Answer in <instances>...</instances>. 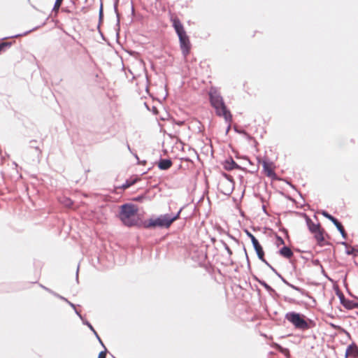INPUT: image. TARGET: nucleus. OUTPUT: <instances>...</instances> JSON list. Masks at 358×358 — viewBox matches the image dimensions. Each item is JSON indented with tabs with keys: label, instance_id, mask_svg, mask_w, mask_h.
<instances>
[{
	"label": "nucleus",
	"instance_id": "f257e3e1",
	"mask_svg": "<svg viewBox=\"0 0 358 358\" xmlns=\"http://www.w3.org/2000/svg\"><path fill=\"white\" fill-rule=\"evenodd\" d=\"M209 101L211 106L215 109V114L219 117H223L226 122L232 121V115L227 109L223 97L215 87H211L208 92Z\"/></svg>",
	"mask_w": 358,
	"mask_h": 358
},
{
	"label": "nucleus",
	"instance_id": "f03ea898",
	"mask_svg": "<svg viewBox=\"0 0 358 358\" xmlns=\"http://www.w3.org/2000/svg\"><path fill=\"white\" fill-rule=\"evenodd\" d=\"M171 20L172 22L173 27L178 36L180 48L182 53L185 57H186L189 53L191 49V43L189 36L187 35L184 27L178 17H175L171 18Z\"/></svg>",
	"mask_w": 358,
	"mask_h": 358
},
{
	"label": "nucleus",
	"instance_id": "7ed1b4c3",
	"mask_svg": "<svg viewBox=\"0 0 358 358\" xmlns=\"http://www.w3.org/2000/svg\"><path fill=\"white\" fill-rule=\"evenodd\" d=\"M137 212L138 208L134 204L124 203L120 206L119 218L125 226H134L136 224V221L134 217Z\"/></svg>",
	"mask_w": 358,
	"mask_h": 358
},
{
	"label": "nucleus",
	"instance_id": "20e7f679",
	"mask_svg": "<svg viewBox=\"0 0 358 358\" xmlns=\"http://www.w3.org/2000/svg\"><path fill=\"white\" fill-rule=\"evenodd\" d=\"M171 224L169 213L160 215L155 218H150L143 222V227L145 229H155L156 227L169 229Z\"/></svg>",
	"mask_w": 358,
	"mask_h": 358
},
{
	"label": "nucleus",
	"instance_id": "39448f33",
	"mask_svg": "<svg viewBox=\"0 0 358 358\" xmlns=\"http://www.w3.org/2000/svg\"><path fill=\"white\" fill-rule=\"evenodd\" d=\"M285 318L292 324L296 329L306 330L310 328L306 320V316L303 314L294 311L288 312L285 314Z\"/></svg>",
	"mask_w": 358,
	"mask_h": 358
},
{
	"label": "nucleus",
	"instance_id": "423d86ee",
	"mask_svg": "<svg viewBox=\"0 0 358 358\" xmlns=\"http://www.w3.org/2000/svg\"><path fill=\"white\" fill-rule=\"evenodd\" d=\"M349 357H358V347L355 343L350 344L345 350V357L348 358Z\"/></svg>",
	"mask_w": 358,
	"mask_h": 358
},
{
	"label": "nucleus",
	"instance_id": "0eeeda50",
	"mask_svg": "<svg viewBox=\"0 0 358 358\" xmlns=\"http://www.w3.org/2000/svg\"><path fill=\"white\" fill-rule=\"evenodd\" d=\"M223 167L227 171H231L234 169H243L241 166L236 163V162L230 157L226 159L223 163Z\"/></svg>",
	"mask_w": 358,
	"mask_h": 358
},
{
	"label": "nucleus",
	"instance_id": "6e6552de",
	"mask_svg": "<svg viewBox=\"0 0 358 358\" xmlns=\"http://www.w3.org/2000/svg\"><path fill=\"white\" fill-rule=\"evenodd\" d=\"M304 216H305L306 225H307L309 231L311 233H314L316 231H318V229H320V228H321L320 223L315 224L313 222V220L306 214H304Z\"/></svg>",
	"mask_w": 358,
	"mask_h": 358
},
{
	"label": "nucleus",
	"instance_id": "1a4fd4ad",
	"mask_svg": "<svg viewBox=\"0 0 358 358\" xmlns=\"http://www.w3.org/2000/svg\"><path fill=\"white\" fill-rule=\"evenodd\" d=\"M282 282L285 284L286 285L289 286V287L292 288L293 289L299 292L303 296H306L308 298H312V296H310L309 293L306 291L304 289L301 288L299 287H296L291 283H289L284 277L281 279Z\"/></svg>",
	"mask_w": 358,
	"mask_h": 358
},
{
	"label": "nucleus",
	"instance_id": "9d476101",
	"mask_svg": "<svg viewBox=\"0 0 358 358\" xmlns=\"http://www.w3.org/2000/svg\"><path fill=\"white\" fill-rule=\"evenodd\" d=\"M262 165L264 171L265 172L266 175L271 178L272 180H276L277 176L275 171L271 168L269 164L267 162L264 161Z\"/></svg>",
	"mask_w": 358,
	"mask_h": 358
},
{
	"label": "nucleus",
	"instance_id": "9b49d317",
	"mask_svg": "<svg viewBox=\"0 0 358 358\" xmlns=\"http://www.w3.org/2000/svg\"><path fill=\"white\" fill-rule=\"evenodd\" d=\"M172 164H173V162L171 159L160 158L158 162L157 166L160 170L165 171V170H168L169 168H171Z\"/></svg>",
	"mask_w": 358,
	"mask_h": 358
},
{
	"label": "nucleus",
	"instance_id": "f8f14e48",
	"mask_svg": "<svg viewBox=\"0 0 358 358\" xmlns=\"http://www.w3.org/2000/svg\"><path fill=\"white\" fill-rule=\"evenodd\" d=\"M278 253L282 257L287 259H290L294 255V253L290 248L286 245H284L282 248H280L278 251Z\"/></svg>",
	"mask_w": 358,
	"mask_h": 358
},
{
	"label": "nucleus",
	"instance_id": "ddd939ff",
	"mask_svg": "<svg viewBox=\"0 0 358 358\" xmlns=\"http://www.w3.org/2000/svg\"><path fill=\"white\" fill-rule=\"evenodd\" d=\"M323 231H324V230L322 229L321 228H320V229H318V231H316L315 232L313 233L314 238H315V240L317 242V244L320 246L324 245L323 241L324 240V235H323Z\"/></svg>",
	"mask_w": 358,
	"mask_h": 358
},
{
	"label": "nucleus",
	"instance_id": "4468645a",
	"mask_svg": "<svg viewBox=\"0 0 358 358\" xmlns=\"http://www.w3.org/2000/svg\"><path fill=\"white\" fill-rule=\"evenodd\" d=\"M259 284L262 285L266 290L269 293V294L275 298L278 297L279 294L276 292V291L272 288L268 284H267L265 281H259Z\"/></svg>",
	"mask_w": 358,
	"mask_h": 358
},
{
	"label": "nucleus",
	"instance_id": "2eb2a0df",
	"mask_svg": "<svg viewBox=\"0 0 358 358\" xmlns=\"http://www.w3.org/2000/svg\"><path fill=\"white\" fill-rule=\"evenodd\" d=\"M333 224L336 227L338 231L340 232V234H341V236L343 237V238L346 239L348 235H347V233L345 231V229H344L343 224H341V222H340L338 221V220L337 219Z\"/></svg>",
	"mask_w": 358,
	"mask_h": 358
},
{
	"label": "nucleus",
	"instance_id": "dca6fc26",
	"mask_svg": "<svg viewBox=\"0 0 358 358\" xmlns=\"http://www.w3.org/2000/svg\"><path fill=\"white\" fill-rule=\"evenodd\" d=\"M29 148H34L36 152L38 157H39L41 154V150L38 145V141L36 140H31L29 143Z\"/></svg>",
	"mask_w": 358,
	"mask_h": 358
},
{
	"label": "nucleus",
	"instance_id": "f3484780",
	"mask_svg": "<svg viewBox=\"0 0 358 358\" xmlns=\"http://www.w3.org/2000/svg\"><path fill=\"white\" fill-rule=\"evenodd\" d=\"M343 306L348 310H352L354 308L358 309V302H355L353 301L348 299Z\"/></svg>",
	"mask_w": 358,
	"mask_h": 358
},
{
	"label": "nucleus",
	"instance_id": "a211bd4d",
	"mask_svg": "<svg viewBox=\"0 0 358 358\" xmlns=\"http://www.w3.org/2000/svg\"><path fill=\"white\" fill-rule=\"evenodd\" d=\"M335 290L336 294L340 300V303L342 304V306H343L348 299H345L344 294L342 293V292L339 289L338 287L335 289Z\"/></svg>",
	"mask_w": 358,
	"mask_h": 358
},
{
	"label": "nucleus",
	"instance_id": "6ab92c4d",
	"mask_svg": "<svg viewBox=\"0 0 358 358\" xmlns=\"http://www.w3.org/2000/svg\"><path fill=\"white\" fill-rule=\"evenodd\" d=\"M256 253H257V255L258 257V258L260 259V260H264V251L263 250V248L262 245H259L258 247H256L254 248Z\"/></svg>",
	"mask_w": 358,
	"mask_h": 358
},
{
	"label": "nucleus",
	"instance_id": "aec40b11",
	"mask_svg": "<svg viewBox=\"0 0 358 358\" xmlns=\"http://www.w3.org/2000/svg\"><path fill=\"white\" fill-rule=\"evenodd\" d=\"M118 3H119V0H114L113 6H114V11L115 13L116 17H117V25L120 26V15L118 12V9H117Z\"/></svg>",
	"mask_w": 358,
	"mask_h": 358
},
{
	"label": "nucleus",
	"instance_id": "412c9836",
	"mask_svg": "<svg viewBox=\"0 0 358 358\" xmlns=\"http://www.w3.org/2000/svg\"><path fill=\"white\" fill-rule=\"evenodd\" d=\"M12 45V42H1L0 43V55L5 52L8 48Z\"/></svg>",
	"mask_w": 358,
	"mask_h": 358
},
{
	"label": "nucleus",
	"instance_id": "4be33fe9",
	"mask_svg": "<svg viewBox=\"0 0 358 358\" xmlns=\"http://www.w3.org/2000/svg\"><path fill=\"white\" fill-rule=\"evenodd\" d=\"M136 179H128L125 181V182L122 185V188L125 189L131 186H132L134 184L136 183Z\"/></svg>",
	"mask_w": 358,
	"mask_h": 358
},
{
	"label": "nucleus",
	"instance_id": "5701e85b",
	"mask_svg": "<svg viewBox=\"0 0 358 358\" xmlns=\"http://www.w3.org/2000/svg\"><path fill=\"white\" fill-rule=\"evenodd\" d=\"M64 206H66V207H71L73 204V201L69 199V198H67V197H64L62 199V200L60 201Z\"/></svg>",
	"mask_w": 358,
	"mask_h": 358
},
{
	"label": "nucleus",
	"instance_id": "b1692460",
	"mask_svg": "<svg viewBox=\"0 0 358 358\" xmlns=\"http://www.w3.org/2000/svg\"><path fill=\"white\" fill-rule=\"evenodd\" d=\"M321 214L326 218H327L329 220H330L332 223H334L337 219L334 217L333 215H331V214H329L327 211L326 210H322Z\"/></svg>",
	"mask_w": 358,
	"mask_h": 358
},
{
	"label": "nucleus",
	"instance_id": "393cba45",
	"mask_svg": "<svg viewBox=\"0 0 358 358\" xmlns=\"http://www.w3.org/2000/svg\"><path fill=\"white\" fill-rule=\"evenodd\" d=\"M184 208H185V206L181 207L180 208V210H178V212L175 215L170 214V219H171L172 223L180 218V215L182 210L184 209Z\"/></svg>",
	"mask_w": 358,
	"mask_h": 358
},
{
	"label": "nucleus",
	"instance_id": "a878e982",
	"mask_svg": "<svg viewBox=\"0 0 358 358\" xmlns=\"http://www.w3.org/2000/svg\"><path fill=\"white\" fill-rule=\"evenodd\" d=\"M272 347L274 348L275 349L278 350V351H280V352L283 353V354H285L287 352H288V349L287 348H284L283 347H282L280 345L276 343H274L273 345H272Z\"/></svg>",
	"mask_w": 358,
	"mask_h": 358
},
{
	"label": "nucleus",
	"instance_id": "bb28decb",
	"mask_svg": "<svg viewBox=\"0 0 358 358\" xmlns=\"http://www.w3.org/2000/svg\"><path fill=\"white\" fill-rule=\"evenodd\" d=\"M37 27L36 28H33L32 29H30L29 31H27L22 34H15V35H13V36H7V37H5L4 38H18V37H20V36H25L27 34H28L29 33H30L31 31L36 29Z\"/></svg>",
	"mask_w": 358,
	"mask_h": 358
},
{
	"label": "nucleus",
	"instance_id": "cd10ccee",
	"mask_svg": "<svg viewBox=\"0 0 358 358\" xmlns=\"http://www.w3.org/2000/svg\"><path fill=\"white\" fill-rule=\"evenodd\" d=\"M222 176L225 178L229 182V185H231V186H234V180L232 178V176H231L230 175L223 172L222 173Z\"/></svg>",
	"mask_w": 358,
	"mask_h": 358
},
{
	"label": "nucleus",
	"instance_id": "c85d7f7f",
	"mask_svg": "<svg viewBox=\"0 0 358 358\" xmlns=\"http://www.w3.org/2000/svg\"><path fill=\"white\" fill-rule=\"evenodd\" d=\"M63 0H56L52 8V11L58 12Z\"/></svg>",
	"mask_w": 358,
	"mask_h": 358
},
{
	"label": "nucleus",
	"instance_id": "c756f323",
	"mask_svg": "<svg viewBox=\"0 0 358 358\" xmlns=\"http://www.w3.org/2000/svg\"><path fill=\"white\" fill-rule=\"evenodd\" d=\"M283 299L285 302L289 303H295V304H300L299 301H296L294 299L288 297V296H284Z\"/></svg>",
	"mask_w": 358,
	"mask_h": 358
},
{
	"label": "nucleus",
	"instance_id": "7c9ffc66",
	"mask_svg": "<svg viewBox=\"0 0 358 358\" xmlns=\"http://www.w3.org/2000/svg\"><path fill=\"white\" fill-rule=\"evenodd\" d=\"M275 238H276L277 246H279L280 245H285V241L283 240V238L281 236L276 234Z\"/></svg>",
	"mask_w": 358,
	"mask_h": 358
},
{
	"label": "nucleus",
	"instance_id": "2f4dec72",
	"mask_svg": "<svg viewBox=\"0 0 358 358\" xmlns=\"http://www.w3.org/2000/svg\"><path fill=\"white\" fill-rule=\"evenodd\" d=\"M103 17V3L101 2L100 7H99V22H101Z\"/></svg>",
	"mask_w": 358,
	"mask_h": 358
},
{
	"label": "nucleus",
	"instance_id": "473e14b6",
	"mask_svg": "<svg viewBox=\"0 0 358 358\" xmlns=\"http://www.w3.org/2000/svg\"><path fill=\"white\" fill-rule=\"evenodd\" d=\"M234 189V186L229 185V187L227 189H225V191H223L222 193L225 195H230L232 193Z\"/></svg>",
	"mask_w": 358,
	"mask_h": 358
},
{
	"label": "nucleus",
	"instance_id": "72a5a7b5",
	"mask_svg": "<svg viewBox=\"0 0 358 358\" xmlns=\"http://www.w3.org/2000/svg\"><path fill=\"white\" fill-rule=\"evenodd\" d=\"M83 323L87 325L93 333L96 331L92 325L88 321L83 320Z\"/></svg>",
	"mask_w": 358,
	"mask_h": 358
},
{
	"label": "nucleus",
	"instance_id": "f704fd0d",
	"mask_svg": "<svg viewBox=\"0 0 358 358\" xmlns=\"http://www.w3.org/2000/svg\"><path fill=\"white\" fill-rule=\"evenodd\" d=\"M107 354V349L104 347V350L99 352L98 358H106Z\"/></svg>",
	"mask_w": 358,
	"mask_h": 358
},
{
	"label": "nucleus",
	"instance_id": "c9c22d12",
	"mask_svg": "<svg viewBox=\"0 0 358 358\" xmlns=\"http://www.w3.org/2000/svg\"><path fill=\"white\" fill-rule=\"evenodd\" d=\"M357 250H355V248H352L351 250H348L347 248L345 253L347 255H356Z\"/></svg>",
	"mask_w": 358,
	"mask_h": 358
},
{
	"label": "nucleus",
	"instance_id": "e433bc0d",
	"mask_svg": "<svg viewBox=\"0 0 358 358\" xmlns=\"http://www.w3.org/2000/svg\"><path fill=\"white\" fill-rule=\"evenodd\" d=\"M251 242H252V246L254 248L261 245L259 242L258 241V240L256 238H253L252 241H251Z\"/></svg>",
	"mask_w": 358,
	"mask_h": 358
},
{
	"label": "nucleus",
	"instance_id": "4c0bfd02",
	"mask_svg": "<svg viewBox=\"0 0 358 358\" xmlns=\"http://www.w3.org/2000/svg\"><path fill=\"white\" fill-rule=\"evenodd\" d=\"M222 243H223L224 248L227 250V253L229 255H232V251L230 249V248L229 247V245L225 242H222Z\"/></svg>",
	"mask_w": 358,
	"mask_h": 358
},
{
	"label": "nucleus",
	"instance_id": "58836bf2",
	"mask_svg": "<svg viewBox=\"0 0 358 358\" xmlns=\"http://www.w3.org/2000/svg\"><path fill=\"white\" fill-rule=\"evenodd\" d=\"M312 262L314 266H318L320 268H322V265L319 259H313Z\"/></svg>",
	"mask_w": 358,
	"mask_h": 358
},
{
	"label": "nucleus",
	"instance_id": "ea45409f",
	"mask_svg": "<svg viewBox=\"0 0 358 358\" xmlns=\"http://www.w3.org/2000/svg\"><path fill=\"white\" fill-rule=\"evenodd\" d=\"M94 334L95 335L96 338H97V340L99 341V342L100 343L101 346L104 348V347H106V346L104 345L103 343L102 342L101 339L100 338V337L98 335V334L96 333V331H94Z\"/></svg>",
	"mask_w": 358,
	"mask_h": 358
},
{
	"label": "nucleus",
	"instance_id": "a19ab883",
	"mask_svg": "<svg viewBox=\"0 0 358 358\" xmlns=\"http://www.w3.org/2000/svg\"><path fill=\"white\" fill-rule=\"evenodd\" d=\"M145 196L144 195H139L134 199V201L141 202Z\"/></svg>",
	"mask_w": 358,
	"mask_h": 358
},
{
	"label": "nucleus",
	"instance_id": "79ce46f5",
	"mask_svg": "<svg viewBox=\"0 0 358 358\" xmlns=\"http://www.w3.org/2000/svg\"><path fill=\"white\" fill-rule=\"evenodd\" d=\"M234 131L238 134H243L244 135H248V133L245 130H239L236 127H234Z\"/></svg>",
	"mask_w": 358,
	"mask_h": 358
},
{
	"label": "nucleus",
	"instance_id": "37998d69",
	"mask_svg": "<svg viewBox=\"0 0 358 358\" xmlns=\"http://www.w3.org/2000/svg\"><path fill=\"white\" fill-rule=\"evenodd\" d=\"M245 234L248 236V237L250 238L251 241H252L253 238H255V236L248 230H245Z\"/></svg>",
	"mask_w": 358,
	"mask_h": 358
},
{
	"label": "nucleus",
	"instance_id": "c03bdc74",
	"mask_svg": "<svg viewBox=\"0 0 358 358\" xmlns=\"http://www.w3.org/2000/svg\"><path fill=\"white\" fill-rule=\"evenodd\" d=\"M246 136V138L249 140H253L254 141V143H255V145L256 146V145L257 144V142L256 141V140H255L250 134H248V135H245Z\"/></svg>",
	"mask_w": 358,
	"mask_h": 358
},
{
	"label": "nucleus",
	"instance_id": "a18cd8bd",
	"mask_svg": "<svg viewBox=\"0 0 358 358\" xmlns=\"http://www.w3.org/2000/svg\"><path fill=\"white\" fill-rule=\"evenodd\" d=\"M280 231H282L286 235V236L288 237V231L285 228H282L280 229Z\"/></svg>",
	"mask_w": 358,
	"mask_h": 358
},
{
	"label": "nucleus",
	"instance_id": "49530a36",
	"mask_svg": "<svg viewBox=\"0 0 358 358\" xmlns=\"http://www.w3.org/2000/svg\"><path fill=\"white\" fill-rule=\"evenodd\" d=\"M66 303L71 307L73 308V310H76V306L75 304H73V303H71V301H69L68 300V301H66Z\"/></svg>",
	"mask_w": 358,
	"mask_h": 358
},
{
	"label": "nucleus",
	"instance_id": "de8ad7c7",
	"mask_svg": "<svg viewBox=\"0 0 358 358\" xmlns=\"http://www.w3.org/2000/svg\"><path fill=\"white\" fill-rule=\"evenodd\" d=\"M74 310H75L76 314L83 320V318L82 315L80 313V312L78 311L76 308Z\"/></svg>",
	"mask_w": 358,
	"mask_h": 358
},
{
	"label": "nucleus",
	"instance_id": "09e8293b",
	"mask_svg": "<svg viewBox=\"0 0 358 358\" xmlns=\"http://www.w3.org/2000/svg\"><path fill=\"white\" fill-rule=\"evenodd\" d=\"M347 292H348V294H349L350 296H351L352 297H353V298H355V299H358V297H357V296H355V295H353V294L351 293V292H350L348 288H347Z\"/></svg>",
	"mask_w": 358,
	"mask_h": 358
},
{
	"label": "nucleus",
	"instance_id": "8fccbe9b",
	"mask_svg": "<svg viewBox=\"0 0 358 358\" xmlns=\"http://www.w3.org/2000/svg\"><path fill=\"white\" fill-rule=\"evenodd\" d=\"M321 271H322V274H323L326 278H327L328 279H329V280H330V278L328 277V275H327V273L325 272V271H324V268H323V267H322V268H321Z\"/></svg>",
	"mask_w": 358,
	"mask_h": 358
},
{
	"label": "nucleus",
	"instance_id": "3c124183",
	"mask_svg": "<svg viewBox=\"0 0 358 358\" xmlns=\"http://www.w3.org/2000/svg\"><path fill=\"white\" fill-rule=\"evenodd\" d=\"M262 262H264L267 266H268L270 268V266H271L266 259L264 257V260H261Z\"/></svg>",
	"mask_w": 358,
	"mask_h": 358
},
{
	"label": "nucleus",
	"instance_id": "603ef678",
	"mask_svg": "<svg viewBox=\"0 0 358 358\" xmlns=\"http://www.w3.org/2000/svg\"><path fill=\"white\" fill-rule=\"evenodd\" d=\"M270 269H271L273 273H278L277 270H276L274 267H273L272 266H270Z\"/></svg>",
	"mask_w": 358,
	"mask_h": 358
},
{
	"label": "nucleus",
	"instance_id": "864d4df0",
	"mask_svg": "<svg viewBox=\"0 0 358 358\" xmlns=\"http://www.w3.org/2000/svg\"><path fill=\"white\" fill-rule=\"evenodd\" d=\"M341 244L344 245L346 248H348V244L345 241L341 242Z\"/></svg>",
	"mask_w": 358,
	"mask_h": 358
},
{
	"label": "nucleus",
	"instance_id": "5fc2aeb1",
	"mask_svg": "<svg viewBox=\"0 0 358 358\" xmlns=\"http://www.w3.org/2000/svg\"><path fill=\"white\" fill-rule=\"evenodd\" d=\"M253 278H254L255 280H256L259 283V281H264L263 280H261V279L258 278L257 276H254Z\"/></svg>",
	"mask_w": 358,
	"mask_h": 358
},
{
	"label": "nucleus",
	"instance_id": "6e6d98bb",
	"mask_svg": "<svg viewBox=\"0 0 358 358\" xmlns=\"http://www.w3.org/2000/svg\"><path fill=\"white\" fill-rule=\"evenodd\" d=\"M59 299H60L61 300L64 301H66H66H68V299H66L65 297H64V296H61V295L59 296Z\"/></svg>",
	"mask_w": 358,
	"mask_h": 358
},
{
	"label": "nucleus",
	"instance_id": "4d7b16f0",
	"mask_svg": "<svg viewBox=\"0 0 358 358\" xmlns=\"http://www.w3.org/2000/svg\"><path fill=\"white\" fill-rule=\"evenodd\" d=\"M45 290L47 292H48L49 293H50L51 294H53L54 291H52V289H49V288H45Z\"/></svg>",
	"mask_w": 358,
	"mask_h": 358
},
{
	"label": "nucleus",
	"instance_id": "13d9d810",
	"mask_svg": "<svg viewBox=\"0 0 358 358\" xmlns=\"http://www.w3.org/2000/svg\"><path fill=\"white\" fill-rule=\"evenodd\" d=\"M78 271H79V266H78L77 270H76V280H78Z\"/></svg>",
	"mask_w": 358,
	"mask_h": 358
},
{
	"label": "nucleus",
	"instance_id": "bf43d9fd",
	"mask_svg": "<svg viewBox=\"0 0 358 358\" xmlns=\"http://www.w3.org/2000/svg\"><path fill=\"white\" fill-rule=\"evenodd\" d=\"M231 122H228V123H229V125H228V127H227V131H226V132H227V133L229 131V129H230V128H231V125H230Z\"/></svg>",
	"mask_w": 358,
	"mask_h": 358
},
{
	"label": "nucleus",
	"instance_id": "052dcab7",
	"mask_svg": "<svg viewBox=\"0 0 358 358\" xmlns=\"http://www.w3.org/2000/svg\"><path fill=\"white\" fill-rule=\"evenodd\" d=\"M52 295L56 296V297H57V298H59V296H60L59 294H57V293H56L55 292H53Z\"/></svg>",
	"mask_w": 358,
	"mask_h": 358
},
{
	"label": "nucleus",
	"instance_id": "680f3d73",
	"mask_svg": "<svg viewBox=\"0 0 358 358\" xmlns=\"http://www.w3.org/2000/svg\"><path fill=\"white\" fill-rule=\"evenodd\" d=\"M127 149L129 150V152H131V153H133V152H132V150H131V148H130V145H129L128 143H127Z\"/></svg>",
	"mask_w": 358,
	"mask_h": 358
},
{
	"label": "nucleus",
	"instance_id": "e2e57ef3",
	"mask_svg": "<svg viewBox=\"0 0 358 358\" xmlns=\"http://www.w3.org/2000/svg\"><path fill=\"white\" fill-rule=\"evenodd\" d=\"M275 274L278 275V277L279 278H280V280L282 279V278H283L282 275L280 273H279L278 272L277 273H275Z\"/></svg>",
	"mask_w": 358,
	"mask_h": 358
},
{
	"label": "nucleus",
	"instance_id": "0e129e2a",
	"mask_svg": "<svg viewBox=\"0 0 358 358\" xmlns=\"http://www.w3.org/2000/svg\"><path fill=\"white\" fill-rule=\"evenodd\" d=\"M132 154H133V155H134V156L135 157V159H138V160L139 159H138V155H137V154H136V153H132Z\"/></svg>",
	"mask_w": 358,
	"mask_h": 358
},
{
	"label": "nucleus",
	"instance_id": "69168bd1",
	"mask_svg": "<svg viewBox=\"0 0 358 358\" xmlns=\"http://www.w3.org/2000/svg\"><path fill=\"white\" fill-rule=\"evenodd\" d=\"M262 209H263V211H264L265 213H266V207H265V206H262Z\"/></svg>",
	"mask_w": 358,
	"mask_h": 358
},
{
	"label": "nucleus",
	"instance_id": "338daca9",
	"mask_svg": "<svg viewBox=\"0 0 358 358\" xmlns=\"http://www.w3.org/2000/svg\"><path fill=\"white\" fill-rule=\"evenodd\" d=\"M41 287L44 289L45 290V288H47L46 287L43 286V285H41Z\"/></svg>",
	"mask_w": 358,
	"mask_h": 358
},
{
	"label": "nucleus",
	"instance_id": "774afa93",
	"mask_svg": "<svg viewBox=\"0 0 358 358\" xmlns=\"http://www.w3.org/2000/svg\"><path fill=\"white\" fill-rule=\"evenodd\" d=\"M182 124H183V122H179V123H178L179 125H181Z\"/></svg>",
	"mask_w": 358,
	"mask_h": 358
}]
</instances>
